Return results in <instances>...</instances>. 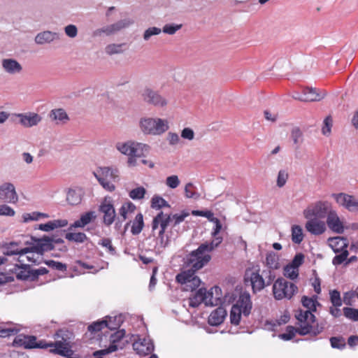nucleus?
I'll list each match as a JSON object with an SVG mask.
<instances>
[{"instance_id":"obj_15","label":"nucleus","mask_w":358,"mask_h":358,"mask_svg":"<svg viewBox=\"0 0 358 358\" xmlns=\"http://www.w3.org/2000/svg\"><path fill=\"white\" fill-rule=\"evenodd\" d=\"M132 21L128 19L120 20L114 24L104 26L103 27L96 29L93 31V36L96 37H101L103 36H111L118 32L121 29L127 27Z\"/></svg>"},{"instance_id":"obj_20","label":"nucleus","mask_w":358,"mask_h":358,"mask_svg":"<svg viewBox=\"0 0 358 358\" xmlns=\"http://www.w3.org/2000/svg\"><path fill=\"white\" fill-rule=\"evenodd\" d=\"M327 224L335 233L341 234L345 231L343 221L339 217L336 211L332 208L327 215Z\"/></svg>"},{"instance_id":"obj_24","label":"nucleus","mask_w":358,"mask_h":358,"mask_svg":"<svg viewBox=\"0 0 358 358\" xmlns=\"http://www.w3.org/2000/svg\"><path fill=\"white\" fill-rule=\"evenodd\" d=\"M15 116L20 120V123L24 127L36 126L42 120L41 115L36 113H17Z\"/></svg>"},{"instance_id":"obj_37","label":"nucleus","mask_w":358,"mask_h":358,"mask_svg":"<svg viewBox=\"0 0 358 358\" xmlns=\"http://www.w3.org/2000/svg\"><path fill=\"white\" fill-rule=\"evenodd\" d=\"M20 331L17 324H6L0 326V336L3 338L14 336Z\"/></svg>"},{"instance_id":"obj_36","label":"nucleus","mask_w":358,"mask_h":358,"mask_svg":"<svg viewBox=\"0 0 358 358\" xmlns=\"http://www.w3.org/2000/svg\"><path fill=\"white\" fill-rule=\"evenodd\" d=\"M67 224L68 222L66 220H56L50 221L45 224H41L38 227V229L41 231H50L59 227H65L67 225Z\"/></svg>"},{"instance_id":"obj_55","label":"nucleus","mask_w":358,"mask_h":358,"mask_svg":"<svg viewBox=\"0 0 358 358\" xmlns=\"http://www.w3.org/2000/svg\"><path fill=\"white\" fill-rule=\"evenodd\" d=\"M195 187L192 182H188L185 187V194L189 199H198L199 194L194 191Z\"/></svg>"},{"instance_id":"obj_27","label":"nucleus","mask_w":358,"mask_h":358,"mask_svg":"<svg viewBox=\"0 0 358 358\" xmlns=\"http://www.w3.org/2000/svg\"><path fill=\"white\" fill-rule=\"evenodd\" d=\"M196 271H194L191 268H188L181 271L178 273L176 277V281L180 283L182 286V289L185 291H189L190 285H188L192 278H194L196 275L195 273Z\"/></svg>"},{"instance_id":"obj_28","label":"nucleus","mask_w":358,"mask_h":358,"mask_svg":"<svg viewBox=\"0 0 358 358\" xmlns=\"http://www.w3.org/2000/svg\"><path fill=\"white\" fill-rule=\"evenodd\" d=\"M136 206L131 202L129 201L123 203L119 209V217H117V222L115 223V227H118L119 223H122L129 218L134 214Z\"/></svg>"},{"instance_id":"obj_60","label":"nucleus","mask_w":358,"mask_h":358,"mask_svg":"<svg viewBox=\"0 0 358 358\" xmlns=\"http://www.w3.org/2000/svg\"><path fill=\"white\" fill-rule=\"evenodd\" d=\"M343 310L345 317L348 319L352 321H358V310H357V309L346 307L344 308Z\"/></svg>"},{"instance_id":"obj_30","label":"nucleus","mask_w":358,"mask_h":358,"mask_svg":"<svg viewBox=\"0 0 358 358\" xmlns=\"http://www.w3.org/2000/svg\"><path fill=\"white\" fill-rule=\"evenodd\" d=\"M1 65L3 70L10 75L20 73L22 71V65L14 59H3L1 61Z\"/></svg>"},{"instance_id":"obj_14","label":"nucleus","mask_w":358,"mask_h":358,"mask_svg":"<svg viewBox=\"0 0 358 358\" xmlns=\"http://www.w3.org/2000/svg\"><path fill=\"white\" fill-rule=\"evenodd\" d=\"M143 99L148 103L157 108H164L168 105V99L159 92L145 87L141 93Z\"/></svg>"},{"instance_id":"obj_48","label":"nucleus","mask_w":358,"mask_h":358,"mask_svg":"<svg viewBox=\"0 0 358 358\" xmlns=\"http://www.w3.org/2000/svg\"><path fill=\"white\" fill-rule=\"evenodd\" d=\"M65 238L69 241H73L76 243H83L87 239V236L85 235V234L82 232H69L66 234Z\"/></svg>"},{"instance_id":"obj_40","label":"nucleus","mask_w":358,"mask_h":358,"mask_svg":"<svg viewBox=\"0 0 358 358\" xmlns=\"http://www.w3.org/2000/svg\"><path fill=\"white\" fill-rule=\"evenodd\" d=\"M106 327L109 329H116L120 327L123 322V317L122 315H115L114 317L107 316L105 317Z\"/></svg>"},{"instance_id":"obj_47","label":"nucleus","mask_w":358,"mask_h":358,"mask_svg":"<svg viewBox=\"0 0 358 358\" xmlns=\"http://www.w3.org/2000/svg\"><path fill=\"white\" fill-rule=\"evenodd\" d=\"M278 257L274 252H270L266 255V264L271 269L279 268Z\"/></svg>"},{"instance_id":"obj_43","label":"nucleus","mask_w":358,"mask_h":358,"mask_svg":"<svg viewBox=\"0 0 358 358\" xmlns=\"http://www.w3.org/2000/svg\"><path fill=\"white\" fill-rule=\"evenodd\" d=\"M49 215L46 213H39V212H31V213H25L22 215V222L24 223H27L31 221H37L41 218H48Z\"/></svg>"},{"instance_id":"obj_35","label":"nucleus","mask_w":358,"mask_h":358,"mask_svg":"<svg viewBox=\"0 0 358 358\" xmlns=\"http://www.w3.org/2000/svg\"><path fill=\"white\" fill-rule=\"evenodd\" d=\"M96 217L94 211H89L83 215H81L79 220L74 222V223L71 225V227L77 228H83L87 224L90 223L92 220H94Z\"/></svg>"},{"instance_id":"obj_26","label":"nucleus","mask_w":358,"mask_h":358,"mask_svg":"<svg viewBox=\"0 0 358 358\" xmlns=\"http://www.w3.org/2000/svg\"><path fill=\"white\" fill-rule=\"evenodd\" d=\"M205 294H206V289L200 288L193 296L189 297L188 300L189 306L196 308L202 303L204 304H213V302L206 299Z\"/></svg>"},{"instance_id":"obj_31","label":"nucleus","mask_w":358,"mask_h":358,"mask_svg":"<svg viewBox=\"0 0 358 358\" xmlns=\"http://www.w3.org/2000/svg\"><path fill=\"white\" fill-rule=\"evenodd\" d=\"M59 34L50 31H44L38 33L34 38V41L38 45H43L50 43L55 40L59 39Z\"/></svg>"},{"instance_id":"obj_4","label":"nucleus","mask_w":358,"mask_h":358,"mask_svg":"<svg viewBox=\"0 0 358 358\" xmlns=\"http://www.w3.org/2000/svg\"><path fill=\"white\" fill-rule=\"evenodd\" d=\"M215 241V244L205 242L187 255L185 259L186 267L197 271L205 266L211 259L210 253L216 248L218 241Z\"/></svg>"},{"instance_id":"obj_23","label":"nucleus","mask_w":358,"mask_h":358,"mask_svg":"<svg viewBox=\"0 0 358 358\" xmlns=\"http://www.w3.org/2000/svg\"><path fill=\"white\" fill-rule=\"evenodd\" d=\"M133 348L140 355H147L154 350V344L149 338H138L133 343Z\"/></svg>"},{"instance_id":"obj_50","label":"nucleus","mask_w":358,"mask_h":358,"mask_svg":"<svg viewBox=\"0 0 358 358\" xmlns=\"http://www.w3.org/2000/svg\"><path fill=\"white\" fill-rule=\"evenodd\" d=\"M168 202L159 196H154L151 201V207L152 208L159 209L162 207H169Z\"/></svg>"},{"instance_id":"obj_52","label":"nucleus","mask_w":358,"mask_h":358,"mask_svg":"<svg viewBox=\"0 0 358 358\" xmlns=\"http://www.w3.org/2000/svg\"><path fill=\"white\" fill-rule=\"evenodd\" d=\"M162 33V29L157 27H151L145 30L143 38L144 41H148L153 36L159 35Z\"/></svg>"},{"instance_id":"obj_19","label":"nucleus","mask_w":358,"mask_h":358,"mask_svg":"<svg viewBox=\"0 0 358 358\" xmlns=\"http://www.w3.org/2000/svg\"><path fill=\"white\" fill-rule=\"evenodd\" d=\"M18 199V195L13 183L5 182L0 185V201L16 203Z\"/></svg>"},{"instance_id":"obj_56","label":"nucleus","mask_w":358,"mask_h":358,"mask_svg":"<svg viewBox=\"0 0 358 358\" xmlns=\"http://www.w3.org/2000/svg\"><path fill=\"white\" fill-rule=\"evenodd\" d=\"M331 346L333 348L342 350L345 347V338L341 336L331 337L330 338Z\"/></svg>"},{"instance_id":"obj_63","label":"nucleus","mask_w":358,"mask_h":358,"mask_svg":"<svg viewBox=\"0 0 358 358\" xmlns=\"http://www.w3.org/2000/svg\"><path fill=\"white\" fill-rule=\"evenodd\" d=\"M302 131L299 128L295 127L292 130L291 137L294 144H299L302 142Z\"/></svg>"},{"instance_id":"obj_9","label":"nucleus","mask_w":358,"mask_h":358,"mask_svg":"<svg viewBox=\"0 0 358 358\" xmlns=\"http://www.w3.org/2000/svg\"><path fill=\"white\" fill-rule=\"evenodd\" d=\"M327 242L335 253H340L334 257L333 264L336 266L343 263L349 255L347 250L349 244L348 239L345 237L336 236L328 238Z\"/></svg>"},{"instance_id":"obj_32","label":"nucleus","mask_w":358,"mask_h":358,"mask_svg":"<svg viewBox=\"0 0 358 358\" xmlns=\"http://www.w3.org/2000/svg\"><path fill=\"white\" fill-rule=\"evenodd\" d=\"M227 315V311L222 307H218L208 317V324L211 326L221 324Z\"/></svg>"},{"instance_id":"obj_12","label":"nucleus","mask_w":358,"mask_h":358,"mask_svg":"<svg viewBox=\"0 0 358 358\" xmlns=\"http://www.w3.org/2000/svg\"><path fill=\"white\" fill-rule=\"evenodd\" d=\"M331 205L328 201H318L309 204L304 209L303 214L305 218L324 219L327 217L331 209Z\"/></svg>"},{"instance_id":"obj_42","label":"nucleus","mask_w":358,"mask_h":358,"mask_svg":"<svg viewBox=\"0 0 358 358\" xmlns=\"http://www.w3.org/2000/svg\"><path fill=\"white\" fill-rule=\"evenodd\" d=\"M144 227L143 217L141 213H138L136 215L134 220L133 221L131 232L134 235L139 234Z\"/></svg>"},{"instance_id":"obj_8","label":"nucleus","mask_w":358,"mask_h":358,"mask_svg":"<svg viewBox=\"0 0 358 358\" xmlns=\"http://www.w3.org/2000/svg\"><path fill=\"white\" fill-rule=\"evenodd\" d=\"M93 174L104 189L108 192H113L115 189L113 182L118 180L120 176L117 168L110 166L99 167Z\"/></svg>"},{"instance_id":"obj_38","label":"nucleus","mask_w":358,"mask_h":358,"mask_svg":"<svg viewBox=\"0 0 358 358\" xmlns=\"http://www.w3.org/2000/svg\"><path fill=\"white\" fill-rule=\"evenodd\" d=\"M18 246L17 242H10L8 243L6 246V250L3 252V255L6 256H11L14 255H19L18 262L20 263L24 262V259H22V252L21 249H18L17 247Z\"/></svg>"},{"instance_id":"obj_25","label":"nucleus","mask_w":358,"mask_h":358,"mask_svg":"<svg viewBox=\"0 0 358 358\" xmlns=\"http://www.w3.org/2000/svg\"><path fill=\"white\" fill-rule=\"evenodd\" d=\"M48 117L51 121L56 124H65L70 118L64 108H54L51 110L48 114Z\"/></svg>"},{"instance_id":"obj_46","label":"nucleus","mask_w":358,"mask_h":358,"mask_svg":"<svg viewBox=\"0 0 358 358\" xmlns=\"http://www.w3.org/2000/svg\"><path fill=\"white\" fill-rule=\"evenodd\" d=\"M182 27V24L166 23L163 26L162 32L168 35H174L180 30Z\"/></svg>"},{"instance_id":"obj_59","label":"nucleus","mask_w":358,"mask_h":358,"mask_svg":"<svg viewBox=\"0 0 358 358\" xmlns=\"http://www.w3.org/2000/svg\"><path fill=\"white\" fill-rule=\"evenodd\" d=\"M106 327V322L104 320L96 321L88 326V331L91 333H96L100 331Z\"/></svg>"},{"instance_id":"obj_53","label":"nucleus","mask_w":358,"mask_h":358,"mask_svg":"<svg viewBox=\"0 0 358 358\" xmlns=\"http://www.w3.org/2000/svg\"><path fill=\"white\" fill-rule=\"evenodd\" d=\"M146 190L143 187H138L129 192V196L134 200L141 199L144 197Z\"/></svg>"},{"instance_id":"obj_7","label":"nucleus","mask_w":358,"mask_h":358,"mask_svg":"<svg viewBox=\"0 0 358 358\" xmlns=\"http://www.w3.org/2000/svg\"><path fill=\"white\" fill-rule=\"evenodd\" d=\"M252 304L249 293L245 292L240 294L236 303L231 307L230 321L234 325L240 323L241 315L248 316L250 314Z\"/></svg>"},{"instance_id":"obj_21","label":"nucleus","mask_w":358,"mask_h":358,"mask_svg":"<svg viewBox=\"0 0 358 358\" xmlns=\"http://www.w3.org/2000/svg\"><path fill=\"white\" fill-rule=\"evenodd\" d=\"M307 222L305 224V229L310 234L319 236L324 233L326 231V223L323 219L306 218Z\"/></svg>"},{"instance_id":"obj_5","label":"nucleus","mask_w":358,"mask_h":358,"mask_svg":"<svg viewBox=\"0 0 358 358\" xmlns=\"http://www.w3.org/2000/svg\"><path fill=\"white\" fill-rule=\"evenodd\" d=\"M138 125L140 130L145 135L161 136L169 129V121L160 117H142Z\"/></svg>"},{"instance_id":"obj_54","label":"nucleus","mask_w":358,"mask_h":358,"mask_svg":"<svg viewBox=\"0 0 358 358\" xmlns=\"http://www.w3.org/2000/svg\"><path fill=\"white\" fill-rule=\"evenodd\" d=\"M288 177L289 175L286 170H280L277 176L276 185L280 188L284 187L287 181Z\"/></svg>"},{"instance_id":"obj_17","label":"nucleus","mask_w":358,"mask_h":358,"mask_svg":"<svg viewBox=\"0 0 358 358\" xmlns=\"http://www.w3.org/2000/svg\"><path fill=\"white\" fill-rule=\"evenodd\" d=\"M13 345L23 347L25 349L44 348L45 347L43 341L37 342L36 336H25L23 334H20L15 338Z\"/></svg>"},{"instance_id":"obj_64","label":"nucleus","mask_w":358,"mask_h":358,"mask_svg":"<svg viewBox=\"0 0 358 358\" xmlns=\"http://www.w3.org/2000/svg\"><path fill=\"white\" fill-rule=\"evenodd\" d=\"M179 184L180 180L178 177L176 175L169 176L166 179V185L171 189L176 188L179 185Z\"/></svg>"},{"instance_id":"obj_10","label":"nucleus","mask_w":358,"mask_h":358,"mask_svg":"<svg viewBox=\"0 0 358 358\" xmlns=\"http://www.w3.org/2000/svg\"><path fill=\"white\" fill-rule=\"evenodd\" d=\"M297 291L298 287L295 284L282 278H278L273 285V294L276 300L290 299Z\"/></svg>"},{"instance_id":"obj_2","label":"nucleus","mask_w":358,"mask_h":358,"mask_svg":"<svg viewBox=\"0 0 358 358\" xmlns=\"http://www.w3.org/2000/svg\"><path fill=\"white\" fill-rule=\"evenodd\" d=\"M115 147L120 153L128 157L127 163L130 167L136 166L137 159L145 157L150 150L149 145L131 140L117 142Z\"/></svg>"},{"instance_id":"obj_22","label":"nucleus","mask_w":358,"mask_h":358,"mask_svg":"<svg viewBox=\"0 0 358 358\" xmlns=\"http://www.w3.org/2000/svg\"><path fill=\"white\" fill-rule=\"evenodd\" d=\"M44 348H53L50 350V352L64 357L70 356L72 352L68 341L64 338L54 343H44Z\"/></svg>"},{"instance_id":"obj_18","label":"nucleus","mask_w":358,"mask_h":358,"mask_svg":"<svg viewBox=\"0 0 358 358\" xmlns=\"http://www.w3.org/2000/svg\"><path fill=\"white\" fill-rule=\"evenodd\" d=\"M332 196L336 203L350 212L358 211V199L345 193L334 194Z\"/></svg>"},{"instance_id":"obj_13","label":"nucleus","mask_w":358,"mask_h":358,"mask_svg":"<svg viewBox=\"0 0 358 358\" xmlns=\"http://www.w3.org/2000/svg\"><path fill=\"white\" fill-rule=\"evenodd\" d=\"M99 210L103 214V222L106 226L111 225L116 217L113 200L110 196H106L99 206Z\"/></svg>"},{"instance_id":"obj_58","label":"nucleus","mask_w":358,"mask_h":358,"mask_svg":"<svg viewBox=\"0 0 358 358\" xmlns=\"http://www.w3.org/2000/svg\"><path fill=\"white\" fill-rule=\"evenodd\" d=\"M122 44H109L105 48V52L109 55L122 52Z\"/></svg>"},{"instance_id":"obj_41","label":"nucleus","mask_w":358,"mask_h":358,"mask_svg":"<svg viewBox=\"0 0 358 358\" xmlns=\"http://www.w3.org/2000/svg\"><path fill=\"white\" fill-rule=\"evenodd\" d=\"M301 324H302L299 321H297L298 327L296 328L292 326H288L287 327L286 332L280 334L279 337L284 341H289L294 337L296 333L301 335L300 333V328L301 327Z\"/></svg>"},{"instance_id":"obj_11","label":"nucleus","mask_w":358,"mask_h":358,"mask_svg":"<svg viewBox=\"0 0 358 358\" xmlns=\"http://www.w3.org/2000/svg\"><path fill=\"white\" fill-rule=\"evenodd\" d=\"M275 278V275L268 271V279L265 282L259 270L248 269L245 274V281L250 282L254 293L262 290L266 286L269 285Z\"/></svg>"},{"instance_id":"obj_34","label":"nucleus","mask_w":358,"mask_h":358,"mask_svg":"<svg viewBox=\"0 0 358 358\" xmlns=\"http://www.w3.org/2000/svg\"><path fill=\"white\" fill-rule=\"evenodd\" d=\"M214 224V227L213 228L211 236L214 238L210 242H208V243H215L216 240H217L218 243L216 244V248H217L222 242L223 238L222 236H219L220 232L222 229V225L220 222V220L217 217H213L210 221Z\"/></svg>"},{"instance_id":"obj_44","label":"nucleus","mask_w":358,"mask_h":358,"mask_svg":"<svg viewBox=\"0 0 358 358\" xmlns=\"http://www.w3.org/2000/svg\"><path fill=\"white\" fill-rule=\"evenodd\" d=\"M22 266H17L19 268H20V271L17 273L16 277L18 280H31L33 277V273L32 270H30V268L25 264H24V262L21 263Z\"/></svg>"},{"instance_id":"obj_6","label":"nucleus","mask_w":358,"mask_h":358,"mask_svg":"<svg viewBox=\"0 0 358 358\" xmlns=\"http://www.w3.org/2000/svg\"><path fill=\"white\" fill-rule=\"evenodd\" d=\"M171 222V215L159 213L153 219L152 228L154 233H157L155 248L161 249L166 248L169 244V238L164 235L167 226Z\"/></svg>"},{"instance_id":"obj_1","label":"nucleus","mask_w":358,"mask_h":358,"mask_svg":"<svg viewBox=\"0 0 358 358\" xmlns=\"http://www.w3.org/2000/svg\"><path fill=\"white\" fill-rule=\"evenodd\" d=\"M301 303L306 310L299 309L295 313L296 319L302 324L300 333L301 336L310 334L316 336L324 329V327L322 325L318 324L313 325L315 322V316L313 313L316 311L317 306L320 305L317 301V296L308 297L303 296L301 298Z\"/></svg>"},{"instance_id":"obj_62","label":"nucleus","mask_w":358,"mask_h":358,"mask_svg":"<svg viewBox=\"0 0 358 358\" xmlns=\"http://www.w3.org/2000/svg\"><path fill=\"white\" fill-rule=\"evenodd\" d=\"M189 215V213L186 211H182L180 214H174L171 216V221H173V225L176 226L183 222L185 219Z\"/></svg>"},{"instance_id":"obj_33","label":"nucleus","mask_w":358,"mask_h":358,"mask_svg":"<svg viewBox=\"0 0 358 358\" xmlns=\"http://www.w3.org/2000/svg\"><path fill=\"white\" fill-rule=\"evenodd\" d=\"M205 295L207 299L213 302V304H205L206 306H215L220 304L222 301L221 289L217 286L212 287L208 291L206 290V294Z\"/></svg>"},{"instance_id":"obj_39","label":"nucleus","mask_w":358,"mask_h":358,"mask_svg":"<svg viewBox=\"0 0 358 358\" xmlns=\"http://www.w3.org/2000/svg\"><path fill=\"white\" fill-rule=\"evenodd\" d=\"M66 201L70 205L79 204L82 201L81 190L70 189L66 194Z\"/></svg>"},{"instance_id":"obj_3","label":"nucleus","mask_w":358,"mask_h":358,"mask_svg":"<svg viewBox=\"0 0 358 358\" xmlns=\"http://www.w3.org/2000/svg\"><path fill=\"white\" fill-rule=\"evenodd\" d=\"M31 239L32 242H25V244L29 246L21 249L22 259L26 255L25 257L28 262L38 264L41 262L43 254L53 249V241L48 237L40 239H35L31 237Z\"/></svg>"},{"instance_id":"obj_45","label":"nucleus","mask_w":358,"mask_h":358,"mask_svg":"<svg viewBox=\"0 0 358 358\" xmlns=\"http://www.w3.org/2000/svg\"><path fill=\"white\" fill-rule=\"evenodd\" d=\"M303 240V229L299 225H293L292 227V241L293 243L299 244Z\"/></svg>"},{"instance_id":"obj_49","label":"nucleus","mask_w":358,"mask_h":358,"mask_svg":"<svg viewBox=\"0 0 358 358\" xmlns=\"http://www.w3.org/2000/svg\"><path fill=\"white\" fill-rule=\"evenodd\" d=\"M284 275L291 280L296 279L299 276V269L288 264L284 267Z\"/></svg>"},{"instance_id":"obj_29","label":"nucleus","mask_w":358,"mask_h":358,"mask_svg":"<svg viewBox=\"0 0 358 358\" xmlns=\"http://www.w3.org/2000/svg\"><path fill=\"white\" fill-rule=\"evenodd\" d=\"M304 101H319L326 96L324 91H319L313 87H305L303 89Z\"/></svg>"},{"instance_id":"obj_51","label":"nucleus","mask_w":358,"mask_h":358,"mask_svg":"<svg viewBox=\"0 0 358 358\" xmlns=\"http://www.w3.org/2000/svg\"><path fill=\"white\" fill-rule=\"evenodd\" d=\"M330 301L332 305L335 307H341L343 304V300L341 297L340 292L336 290H331L329 292Z\"/></svg>"},{"instance_id":"obj_61","label":"nucleus","mask_w":358,"mask_h":358,"mask_svg":"<svg viewBox=\"0 0 358 358\" xmlns=\"http://www.w3.org/2000/svg\"><path fill=\"white\" fill-rule=\"evenodd\" d=\"M332 127V119L328 116L323 121L322 127V133L325 136H329L331 134Z\"/></svg>"},{"instance_id":"obj_57","label":"nucleus","mask_w":358,"mask_h":358,"mask_svg":"<svg viewBox=\"0 0 358 358\" xmlns=\"http://www.w3.org/2000/svg\"><path fill=\"white\" fill-rule=\"evenodd\" d=\"M99 245L105 248L107 250V252L112 255H114L116 253L115 248L113 247L110 238H105L100 240Z\"/></svg>"},{"instance_id":"obj_16","label":"nucleus","mask_w":358,"mask_h":358,"mask_svg":"<svg viewBox=\"0 0 358 358\" xmlns=\"http://www.w3.org/2000/svg\"><path fill=\"white\" fill-rule=\"evenodd\" d=\"M125 331L121 329L117 331L110 336V344L109 346L103 350L97 351V354H109L113 352L118 349H122L125 346V343L127 341H124Z\"/></svg>"}]
</instances>
